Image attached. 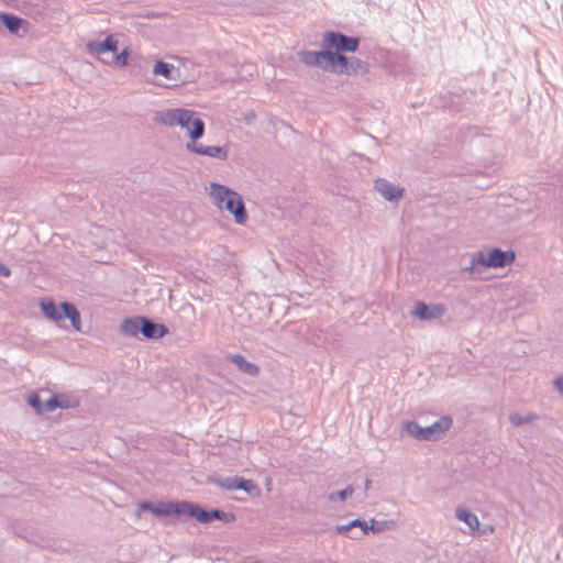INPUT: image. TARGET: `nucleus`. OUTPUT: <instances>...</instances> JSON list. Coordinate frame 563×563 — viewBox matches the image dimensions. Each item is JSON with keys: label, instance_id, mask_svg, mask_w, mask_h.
<instances>
[{"label": "nucleus", "instance_id": "nucleus-1", "mask_svg": "<svg viewBox=\"0 0 563 563\" xmlns=\"http://www.w3.org/2000/svg\"><path fill=\"white\" fill-rule=\"evenodd\" d=\"M358 38L346 36L340 32H325L322 38V51L300 53V60L307 66L320 67L325 71L350 74L349 60L340 52L353 53L358 47Z\"/></svg>", "mask_w": 563, "mask_h": 563}, {"label": "nucleus", "instance_id": "nucleus-2", "mask_svg": "<svg viewBox=\"0 0 563 563\" xmlns=\"http://www.w3.org/2000/svg\"><path fill=\"white\" fill-rule=\"evenodd\" d=\"M468 265L463 266L461 272L468 274L473 279H482L486 268H503L515 262L514 251H503L490 247L470 254Z\"/></svg>", "mask_w": 563, "mask_h": 563}, {"label": "nucleus", "instance_id": "nucleus-3", "mask_svg": "<svg viewBox=\"0 0 563 563\" xmlns=\"http://www.w3.org/2000/svg\"><path fill=\"white\" fill-rule=\"evenodd\" d=\"M209 195L220 210H225L233 214L235 223L241 225L246 223L247 212L240 194L224 185L211 183Z\"/></svg>", "mask_w": 563, "mask_h": 563}, {"label": "nucleus", "instance_id": "nucleus-4", "mask_svg": "<svg viewBox=\"0 0 563 563\" xmlns=\"http://www.w3.org/2000/svg\"><path fill=\"white\" fill-rule=\"evenodd\" d=\"M44 316L55 322H59L65 318L70 320L73 328L77 331L81 329V319L78 309L69 302H62L59 306L52 299H43L40 302Z\"/></svg>", "mask_w": 563, "mask_h": 563}, {"label": "nucleus", "instance_id": "nucleus-5", "mask_svg": "<svg viewBox=\"0 0 563 563\" xmlns=\"http://www.w3.org/2000/svg\"><path fill=\"white\" fill-rule=\"evenodd\" d=\"M141 511H151L155 517H168L170 515L187 516V509H190L189 501H159L153 504L143 501L139 505Z\"/></svg>", "mask_w": 563, "mask_h": 563}, {"label": "nucleus", "instance_id": "nucleus-6", "mask_svg": "<svg viewBox=\"0 0 563 563\" xmlns=\"http://www.w3.org/2000/svg\"><path fill=\"white\" fill-rule=\"evenodd\" d=\"M187 516L196 518L201 523H207L212 520H221L231 522L234 520V515L219 509L205 510L200 506L190 503V509H187Z\"/></svg>", "mask_w": 563, "mask_h": 563}, {"label": "nucleus", "instance_id": "nucleus-7", "mask_svg": "<svg viewBox=\"0 0 563 563\" xmlns=\"http://www.w3.org/2000/svg\"><path fill=\"white\" fill-rule=\"evenodd\" d=\"M178 125L187 130L194 141L200 139L205 133V122L192 110L184 109Z\"/></svg>", "mask_w": 563, "mask_h": 563}, {"label": "nucleus", "instance_id": "nucleus-8", "mask_svg": "<svg viewBox=\"0 0 563 563\" xmlns=\"http://www.w3.org/2000/svg\"><path fill=\"white\" fill-rule=\"evenodd\" d=\"M445 312L446 309L441 303L428 306L423 301H418L412 314L420 320H433L443 317Z\"/></svg>", "mask_w": 563, "mask_h": 563}, {"label": "nucleus", "instance_id": "nucleus-9", "mask_svg": "<svg viewBox=\"0 0 563 563\" xmlns=\"http://www.w3.org/2000/svg\"><path fill=\"white\" fill-rule=\"evenodd\" d=\"M217 485L227 490L242 489L249 494L256 489L252 479H244L239 476L222 477L216 481Z\"/></svg>", "mask_w": 563, "mask_h": 563}, {"label": "nucleus", "instance_id": "nucleus-10", "mask_svg": "<svg viewBox=\"0 0 563 563\" xmlns=\"http://www.w3.org/2000/svg\"><path fill=\"white\" fill-rule=\"evenodd\" d=\"M452 418L443 416L429 427L423 428V437L421 441H431L438 439L442 433L448 431L452 426Z\"/></svg>", "mask_w": 563, "mask_h": 563}, {"label": "nucleus", "instance_id": "nucleus-11", "mask_svg": "<svg viewBox=\"0 0 563 563\" xmlns=\"http://www.w3.org/2000/svg\"><path fill=\"white\" fill-rule=\"evenodd\" d=\"M186 148H187V151L192 152L195 154L205 155V156H209V157H216V158H219L222 161L227 159V157H228L227 150L221 146H213V145L205 146V145L198 144L196 142H189L186 144Z\"/></svg>", "mask_w": 563, "mask_h": 563}, {"label": "nucleus", "instance_id": "nucleus-12", "mask_svg": "<svg viewBox=\"0 0 563 563\" xmlns=\"http://www.w3.org/2000/svg\"><path fill=\"white\" fill-rule=\"evenodd\" d=\"M375 189L388 201H395L402 197L404 189L395 186L386 179L379 178L375 180Z\"/></svg>", "mask_w": 563, "mask_h": 563}, {"label": "nucleus", "instance_id": "nucleus-13", "mask_svg": "<svg viewBox=\"0 0 563 563\" xmlns=\"http://www.w3.org/2000/svg\"><path fill=\"white\" fill-rule=\"evenodd\" d=\"M87 51L90 54H95L98 56H100L107 52L115 53L118 51V41L112 35H108L101 42H93V41L88 42Z\"/></svg>", "mask_w": 563, "mask_h": 563}, {"label": "nucleus", "instance_id": "nucleus-14", "mask_svg": "<svg viewBox=\"0 0 563 563\" xmlns=\"http://www.w3.org/2000/svg\"><path fill=\"white\" fill-rule=\"evenodd\" d=\"M227 360L234 364L239 371L244 374L250 376H257L260 374V367L256 364L249 362L241 354H230L227 356Z\"/></svg>", "mask_w": 563, "mask_h": 563}, {"label": "nucleus", "instance_id": "nucleus-15", "mask_svg": "<svg viewBox=\"0 0 563 563\" xmlns=\"http://www.w3.org/2000/svg\"><path fill=\"white\" fill-rule=\"evenodd\" d=\"M141 333L148 339H159L165 335L167 329L163 324L154 323L143 317Z\"/></svg>", "mask_w": 563, "mask_h": 563}, {"label": "nucleus", "instance_id": "nucleus-16", "mask_svg": "<svg viewBox=\"0 0 563 563\" xmlns=\"http://www.w3.org/2000/svg\"><path fill=\"white\" fill-rule=\"evenodd\" d=\"M455 517L459 520L465 522L468 526L472 533H475L479 530V520H478L477 516L475 514L471 512L468 509L463 508V507H457L455 509Z\"/></svg>", "mask_w": 563, "mask_h": 563}, {"label": "nucleus", "instance_id": "nucleus-17", "mask_svg": "<svg viewBox=\"0 0 563 563\" xmlns=\"http://www.w3.org/2000/svg\"><path fill=\"white\" fill-rule=\"evenodd\" d=\"M184 109L176 108V109H168L158 112L157 120L167 126H178L180 117L183 114Z\"/></svg>", "mask_w": 563, "mask_h": 563}, {"label": "nucleus", "instance_id": "nucleus-18", "mask_svg": "<svg viewBox=\"0 0 563 563\" xmlns=\"http://www.w3.org/2000/svg\"><path fill=\"white\" fill-rule=\"evenodd\" d=\"M153 73L156 76H163L167 80H177L179 71L174 65L158 60L154 65Z\"/></svg>", "mask_w": 563, "mask_h": 563}, {"label": "nucleus", "instance_id": "nucleus-19", "mask_svg": "<svg viewBox=\"0 0 563 563\" xmlns=\"http://www.w3.org/2000/svg\"><path fill=\"white\" fill-rule=\"evenodd\" d=\"M143 317H134L125 319L121 324V331L130 336H136L141 333Z\"/></svg>", "mask_w": 563, "mask_h": 563}, {"label": "nucleus", "instance_id": "nucleus-20", "mask_svg": "<svg viewBox=\"0 0 563 563\" xmlns=\"http://www.w3.org/2000/svg\"><path fill=\"white\" fill-rule=\"evenodd\" d=\"M58 408L70 409L76 408L79 405V399L76 396L68 394H55Z\"/></svg>", "mask_w": 563, "mask_h": 563}, {"label": "nucleus", "instance_id": "nucleus-21", "mask_svg": "<svg viewBox=\"0 0 563 563\" xmlns=\"http://www.w3.org/2000/svg\"><path fill=\"white\" fill-rule=\"evenodd\" d=\"M329 271V267L325 265H322L321 263H317L316 265L313 263H309L305 267L306 274L311 275L313 278L322 279Z\"/></svg>", "mask_w": 563, "mask_h": 563}, {"label": "nucleus", "instance_id": "nucleus-22", "mask_svg": "<svg viewBox=\"0 0 563 563\" xmlns=\"http://www.w3.org/2000/svg\"><path fill=\"white\" fill-rule=\"evenodd\" d=\"M536 419H537V416L532 415V413L521 415V413L515 412L509 416V421L515 427H520L523 424L532 423Z\"/></svg>", "mask_w": 563, "mask_h": 563}, {"label": "nucleus", "instance_id": "nucleus-23", "mask_svg": "<svg viewBox=\"0 0 563 563\" xmlns=\"http://www.w3.org/2000/svg\"><path fill=\"white\" fill-rule=\"evenodd\" d=\"M3 25L10 31V32H18L23 20L12 15V14H3L1 15Z\"/></svg>", "mask_w": 563, "mask_h": 563}, {"label": "nucleus", "instance_id": "nucleus-24", "mask_svg": "<svg viewBox=\"0 0 563 563\" xmlns=\"http://www.w3.org/2000/svg\"><path fill=\"white\" fill-rule=\"evenodd\" d=\"M404 429L409 435L421 441V437H423V427H421L418 422L408 421L405 423Z\"/></svg>", "mask_w": 563, "mask_h": 563}, {"label": "nucleus", "instance_id": "nucleus-25", "mask_svg": "<svg viewBox=\"0 0 563 563\" xmlns=\"http://www.w3.org/2000/svg\"><path fill=\"white\" fill-rule=\"evenodd\" d=\"M354 493V488L352 485H349L346 488L340 490V492H333L331 494H329L328 496V499L331 501V503H335V501H344L346 500L349 497H351Z\"/></svg>", "mask_w": 563, "mask_h": 563}, {"label": "nucleus", "instance_id": "nucleus-26", "mask_svg": "<svg viewBox=\"0 0 563 563\" xmlns=\"http://www.w3.org/2000/svg\"><path fill=\"white\" fill-rule=\"evenodd\" d=\"M351 526L355 528H360L357 534H351L350 538L353 540H361L364 536L368 533V525L366 521H362L360 519H354L351 522Z\"/></svg>", "mask_w": 563, "mask_h": 563}, {"label": "nucleus", "instance_id": "nucleus-27", "mask_svg": "<svg viewBox=\"0 0 563 563\" xmlns=\"http://www.w3.org/2000/svg\"><path fill=\"white\" fill-rule=\"evenodd\" d=\"M393 526H394L393 521H388V520L377 521V520L372 519V525L368 526V532L372 531L373 533H380V532L389 530Z\"/></svg>", "mask_w": 563, "mask_h": 563}, {"label": "nucleus", "instance_id": "nucleus-28", "mask_svg": "<svg viewBox=\"0 0 563 563\" xmlns=\"http://www.w3.org/2000/svg\"><path fill=\"white\" fill-rule=\"evenodd\" d=\"M27 402L31 407H33L37 412H43V402L40 399V396L36 394H33L29 397Z\"/></svg>", "mask_w": 563, "mask_h": 563}, {"label": "nucleus", "instance_id": "nucleus-29", "mask_svg": "<svg viewBox=\"0 0 563 563\" xmlns=\"http://www.w3.org/2000/svg\"><path fill=\"white\" fill-rule=\"evenodd\" d=\"M112 62L118 66H125L128 64V51L124 49L121 53H114Z\"/></svg>", "mask_w": 563, "mask_h": 563}, {"label": "nucleus", "instance_id": "nucleus-30", "mask_svg": "<svg viewBox=\"0 0 563 563\" xmlns=\"http://www.w3.org/2000/svg\"><path fill=\"white\" fill-rule=\"evenodd\" d=\"M56 408H58V402L56 396L53 395L48 400H46L43 405V412H52Z\"/></svg>", "mask_w": 563, "mask_h": 563}, {"label": "nucleus", "instance_id": "nucleus-31", "mask_svg": "<svg viewBox=\"0 0 563 563\" xmlns=\"http://www.w3.org/2000/svg\"><path fill=\"white\" fill-rule=\"evenodd\" d=\"M353 527L351 526V523H346V525H340V526H336L335 530L339 534H343V536H346L350 538V533L353 531Z\"/></svg>", "mask_w": 563, "mask_h": 563}, {"label": "nucleus", "instance_id": "nucleus-32", "mask_svg": "<svg viewBox=\"0 0 563 563\" xmlns=\"http://www.w3.org/2000/svg\"><path fill=\"white\" fill-rule=\"evenodd\" d=\"M554 387L563 396V375L554 380Z\"/></svg>", "mask_w": 563, "mask_h": 563}, {"label": "nucleus", "instance_id": "nucleus-33", "mask_svg": "<svg viewBox=\"0 0 563 563\" xmlns=\"http://www.w3.org/2000/svg\"><path fill=\"white\" fill-rule=\"evenodd\" d=\"M11 275L10 268L0 262V276L9 277Z\"/></svg>", "mask_w": 563, "mask_h": 563}, {"label": "nucleus", "instance_id": "nucleus-34", "mask_svg": "<svg viewBox=\"0 0 563 563\" xmlns=\"http://www.w3.org/2000/svg\"><path fill=\"white\" fill-rule=\"evenodd\" d=\"M369 485H371V481H369V479H366V482H365V487H366V488H368V487H369Z\"/></svg>", "mask_w": 563, "mask_h": 563}, {"label": "nucleus", "instance_id": "nucleus-35", "mask_svg": "<svg viewBox=\"0 0 563 563\" xmlns=\"http://www.w3.org/2000/svg\"><path fill=\"white\" fill-rule=\"evenodd\" d=\"M350 534H357V531L353 530Z\"/></svg>", "mask_w": 563, "mask_h": 563}]
</instances>
